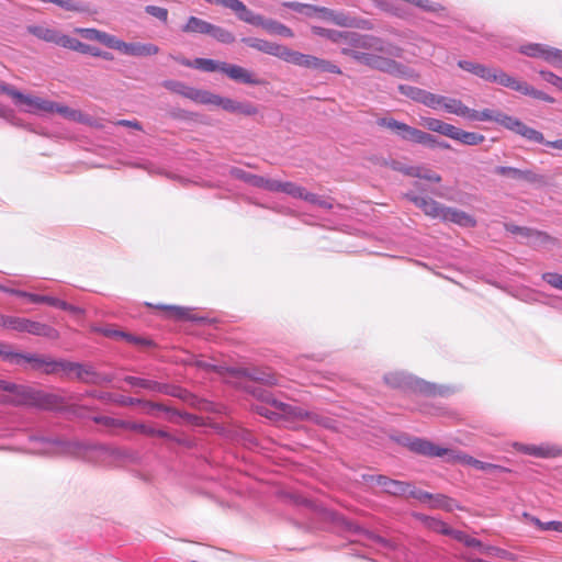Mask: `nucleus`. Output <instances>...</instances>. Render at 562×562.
I'll return each mask as SVG.
<instances>
[{
    "label": "nucleus",
    "instance_id": "338daca9",
    "mask_svg": "<svg viewBox=\"0 0 562 562\" xmlns=\"http://www.w3.org/2000/svg\"><path fill=\"white\" fill-rule=\"evenodd\" d=\"M532 522L541 530H553L562 533V521H547L542 522L540 519L533 517Z\"/></svg>",
    "mask_w": 562,
    "mask_h": 562
},
{
    "label": "nucleus",
    "instance_id": "49530a36",
    "mask_svg": "<svg viewBox=\"0 0 562 562\" xmlns=\"http://www.w3.org/2000/svg\"><path fill=\"white\" fill-rule=\"evenodd\" d=\"M450 537L459 542H462L469 548H476L480 552H482L484 544L479 539L473 538L461 530L452 529Z\"/></svg>",
    "mask_w": 562,
    "mask_h": 562
},
{
    "label": "nucleus",
    "instance_id": "c9c22d12",
    "mask_svg": "<svg viewBox=\"0 0 562 562\" xmlns=\"http://www.w3.org/2000/svg\"><path fill=\"white\" fill-rule=\"evenodd\" d=\"M0 358L10 364L22 366L26 363L27 353L14 351L10 345L0 342Z\"/></svg>",
    "mask_w": 562,
    "mask_h": 562
},
{
    "label": "nucleus",
    "instance_id": "ddd939ff",
    "mask_svg": "<svg viewBox=\"0 0 562 562\" xmlns=\"http://www.w3.org/2000/svg\"><path fill=\"white\" fill-rule=\"evenodd\" d=\"M405 196L419 207L427 216L442 220L445 206L431 198L418 195L414 192H407Z\"/></svg>",
    "mask_w": 562,
    "mask_h": 562
},
{
    "label": "nucleus",
    "instance_id": "4468645a",
    "mask_svg": "<svg viewBox=\"0 0 562 562\" xmlns=\"http://www.w3.org/2000/svg\"><path fill=\"white\" fill-rule=\"evenodd\" d=\"M164 85L168 90H170L177 94H180V95H182L187 99H190L200 104L205 103L206 95L209 92L207 90L196 89V88L187 86L183 82L173 81V80L166 81Z\"/></svg>",
    "mask_w": 562,
    "mask_h": 562
},
{
    "label": "nucleus",
    "instance_id": "09e8293b",
    "mask_svg": "<svg viewBox=\"0 0 562 562\" xmlns=\"http://www.w3.org/2000/svg\"><path fill=\"white\" fill-rule=\"evenodd\" d=\"M378 125L393 131L401 138H403V135L406 133L408 127L407 124L398 122L393 117H381L378 120Z\"/></svg>",
    "mask_w": 562,
    "mask_h": 562
},
{
    "label": "nucleus",
    "instance_id": "6e6d98bb",
    "mask_svg": "<svg viewBox=\"0 0 562 562\" xmlns=\"http://www.w3.org/2000/svg\"><path fill=\"white\" fill-rule=\"evenodd\" d=\"M104 335L108 337L124 338L127 341L136 344V345L149 346L151 344L150 340H148V339L135 337L133 335H130V334H126L124 331L116 330V329H106V330H104Z\"/></svg>",
    "mask_w": 562,
    "mask_h": 562
},
{
    "label": "nucleus",
    "instance_id": "de8ad7c7",
    "mask_svg": "<svg viewBox=\"0 0 562 562\" xmlns=\"http://www.w3.org/2000/svg\"><path fill=\"white\" fill-rule=\"evenodd\" d=\"M67 48L70 50L82 53V54H90V55L97 56V57L101 56V50L99 48L87 45V44L80 42L79 40H77L76 37H71V36L69 37Z\"/></svg>",
    "mask_w": 562,
    "mask_h": 562
},
{
    "label": "nucleus",
    "instance_id": "9d476101",
    "mask_svg": "<svg viewBox=\"0 0 562 562\" xmlns=\"http://www.w3.org/2000/svg\"><path fill=\"white\" fill-rule=\"evenodd\" d=\"M210 3L222 5L236 13L237 18L248 24L261 26L263 16L249 10L240 0H211Z\"/></svg>",
    "mask_w": 562,
    "mask_h": 562
},
{
    "label": "nucleus",
    "instance_id": "a211bd4d",
    "mask_svg": "<svg viewBox=\"0 0 562 562\" xmlns=\"http://www.w3.org/2000/svg\"><path fill=\"white\" fill-rule=\"evenodd\" d=\"M412 498L422 503H428L430 508H440L448 512L453 509V501L442 494L432 495L415 487Z\"/></svg>",
    "mask_w": 562,
    "mask_h": 562
},
{
    "label": "nucleus",
    "instance_id": "bf43d9fd",
    "mask_svg": "<svg viewBox=\"0 0 562 562\" xmlns=\"http://www.w3.org/2000/svg\"><path fill=\"white\" fill-rule=\"evenodd\" d=\"M405 173L413 176V177L420 178V179H425V180H428L431 182H440L441 181V177L439 175L431 172V171H423L420 168H416V167L407 168L405 170Z\"/></svg>",
    "mask_w": 562,
    "mask_h": 562
},
{
    "label": "nucleus",
    "instance_id": "8fccbe9b",
    "mask_svg": "<svg viewBox=\"0 0 562 562\" xmlns=\"http://www.w3.org/2000/svg\"><path fill=\"white\" fill-rule=\"evenodd\" d=\"M481 553L490 555V557H495L497 559L505 560V561H516L517 560V555L514 554L513 552H509L505 549L494 547V546H485L484 544Z\"/></svg>",
    "mask_w": 562,
    "mask_h": 562
},
{
    "label": "nucleus",
    "instance_id": "69168bd1",
    "mask_svg": "<svg viewBox=\"0 0 562 562\" xmlns=\"http://www.w3.org/2000/svg\"><path fill=\"white\" fill-rule=\"evenodd\" d=\"M145 12L164 23L168 20V10L166 8L150 4L145 7Z\"/></svg>",
    "mask_w": 562,
    "mask_h": 562
},
{
    "label": "nucleus",
    "instance_id": "c756f323",
    "mask_svg": "<svg viewBox=\"0 0 562 562\" xmlns=\"http://www.w3.org/2000/svg\"><path fill=\"white\" fill-rule=\"evenodd\" d=\"M26 363L32 364L33 369L41 370L45 374H57V359L27 353Z\"/></svg>",
    "mask_w": 562,
    "mask_h": 562
},
{
    "label": "nucleus",
    "instance_id": "13d9d810",
    "mask_svg": "<svg viewBox=\"0 0 562 562\" xmlns=\"http://www.w3.org/2000/svg\"><path fill=\"white\" fill-rule=\"evenodd\" d=\"M403 139L423 145L427 139H429V133L408 125L406 133L403 135Z\"/></svg>",
    "mask_w": 562,
    "mask_h": 562
},
{
    "label": "nucleus",
    "instance_id": "3c124183",
    "mask_svg": "<svg viewBox=\"0 0 562 562\" xmlns=\"http://www.w3.org/2000/svg\"><path fill=\"white\" fill-rule=\"evenodd\" d=\"M231 175L234 178L243 180L244 182H246L252 187H256V188H259L260 182H261V176L247 172L240 168H236V167L232 168Z\"/></svg>",
    "mask_w": 562,
    "mask_h": 562
},
{
    "label": "nucleus",
    "instance_id": "052dcab7",
    "mask_svg": "<svg viewBox=\"0 0 562 562\" xmlns=\"http://www.w3.org/2000/svg\"><path fill=\"white\" fill-rule=\"evenodd\" d=\"M442 101H445V95L426 91L424 99L422 100V104L432 110H438L441 109Z\"/></svg>",
    "mask_w": 562,
    "mask_h": 562
},
{
    "label": "nucleus",
    "instance_id": "4d7b16f0",
    "mask_svg": "<svg viewBox=\"0 0 562 562\" xmlns=\"http://www.w3.org/2000/svg\"><path fill=\"white\" fill-rule=\"evenodd\" d=\"M280 192H283L292 198L303 200L304 194L306 193V189L304 187H301V186L294 183V182H290V181L283 182L282 181Z\"/></svg>",
    "mask_w": 562,
    "mask_h": 562
},
{
    "label": "nucleus",
    "instance_id": "b1692460",
    "mask_svg": "<svg viewBox=\"0 0 562 562\" xmlns=\"http://www.w3.org/2000/svg\"><path fill=\"white\" fill-rule=\"evenodd\" d=\"M507 130L525 137L526 139L542 144L544 143L543 134L535 128L527 126L519 119L512 116Z\"/></svg>",
    "mask_w": 562,
    "mask_h": 562
},
{
    "label": "nucleus",
    "instance_id": "864d4df0",
    "mask_svg": "<svg viewBox=\"0 0 562 562\" xmlns=\"http://www.w3.org/2000/svg\"><path fill=\"white\" fill-rule=\"evenodd\" d=\"M422 520L425 522V525L438 532V533H441V535H445V536H450L452 533V528H450L446 522H443L442 520H439L437 518H434V517H426V516H423L422 517Z\"/></svg>",
    "mask_w": 562,
    "mask_h": 562
},
{
    "label": "nucleus",
    "instance_id": "72a5a7b5",
    "mask_svg": "<svg viewBox=\"0 0 562 562\" xmlns=\"http://www.w3.org/2000/svg\"><path fill=\"white\" fill-rule=\"evenodd\" d=\"M212 23L196 16H190L187 23L181 27L183 33L210 35Z\"/></svg>",
    "mask_w": 562,
    "mask_h": 562
},
{
    "label": "nucleus",
    "instance_id": "0eeeda50",
    "mask_svg": "<svg viewBox=\"0 0 562 562\" xmlns=\"http://www.w3.org/2000/svg\"><path fill=\"white\" fill-rule=\"evenodd\" d=\"M458 66L487 82L498 83L505 87L508 79V74L499 68L488 67L483 64L474 63L471 60H459Z\"/></svg>",
    "mask_w": 562,
    "mask_h": 562
},
{
    "label": "nucleus",
    "instance_id": "5701e85b",
    "mask_svg": "<svg viewBox=\"0 0 562 562\" xmlns=\"http://www.w3.org/2000/svg\"><path fill=\"white\" fill-rule=\"evenodd\" d=\"M510 115H507L501 111H494L490 109H485L483 111H476L473 109L469 110L467 120L469 121H494L507 128L508 123L510 121Z\"/></svg>",
    "mask_w": 562,
    "mask_h": 562
},
{
    "label": "nucleus",
    "instance_id": "9b49d317",
    "mask_svg": "<svg viewBox=\"0 0 562 562\" xmlns=\"http://www.w3.org/2000/svg\"><path fill=\"white\" fill-rule=\"evenodd\" d=\"M26 31L37 37L38 40H42L47 43L56 44L60 47L67 48L69 37L66 34H63L56 29L37 24V25H29L26 27Z\"/></svg>",
    "mask_w": 562,
    "mask_h": 562
},
{
    "label": "nucleus",
    "instance_id": "393cba45",
    "mask_svg": "<svg viewBox=\"0 0 562 562\" xmlns=\"http://www.w3.org/2000/svg\"><path fill=\"white\" fill-rule=\"evenodd\" d=\"M27 300L34 304L44 303V304H48L50 306H54V307H57V308H60L63 311H67V312L74 313V314L81 313L80 307L71 305L63 300H59L57 297L49 296V295H41V294H35V293L30 292V294L27 295Z\"/></svg>",
    "mask_w": 562,
    "mask_h": 562
},
{
    "label": "nucleus",
    "instance_id": "dca6fc26",
    "mask_svg": "<svg viewBox=\"0 0 562 562\" xmlns=\"http://www.w3.org/2000/svg\"><path fill=\"white\" fill-rule=\"evenodd\" d=\"M495 173L529 183H544V177L530 169L521 170L515 167L498 166L495 168Z\"/></svg>",
    "mask_w": 562,
    "mask_h": 562
},
{
    "label": "nucleus",
    "instance_id": "7ed1b4c3",
    "mask_svg": "<svg viewBox=\"0 0 562 562\" xmlns=\"http://www.w3.org/2000/svg\"><path fill=\"white\" fill-rule=\"evenodd\" d=\"M403 445L406 446L414 453L429 458H446L447 461L468 464L487 473L508 471L506 468L502 465L483 462L469 454L458 452L453 449L442 448L424 438L406 437L403 441Z\"/></svg>",
    "mask_w": 562,
    "mask_h": 562
},
{
    "label": "nucleus",
    "instance_id": "cd10ccee",
    "mask_svg": "<svg viewBox=\"0 0 562 562\" xmlns=\"http://www.w3.org/2000/svg\"><path fill=\"white\" fill-rule=\"evenodd\" d=\"M442 221L451 222L462 227H474L476 225V221L470 214L449 206H445Z\"/></svg>",
    "mask_w": 562,
    "mask_h": 562
},
{
    "label": "nucleus",
    "instance_id": "473e14b6",
    "mask_svg": "<svg viewBox=\"0 0 562 562\" xmlns=\"http://www.w3.org/2000/svg\"><path fill=\"white\" fill-rule=\"evenodd\" d=\"M182 64L186 66L194 67V68L205 71V72H214V71L224 72V65L226 63L214 60L211 58H195L193 60V63L183 61Z\"/></svg>",
    "mask_w": 562,
    "mask_h": 562
},
{
    "label": "nucleus",
    "instance_id": "a19ab883",
    "mask_svg": "<svg viewBox=\"0 0 562 562\" xmlns=\"http://www.w3.org/2000/svg\"><path fill=\"white\" fill-rule=\"evenodd\" d=\"M166 312V316L176 321L194 319L191 315V310L178 305H157Z\"/></svg>",
    "mask_w": 562,
    "mask_h": 562
},
{
    "label": "nucleus",
    "instance_id": "6ab92c4d",
    "mask_svg": "<svg viewBox=\"0 0 562 562\" xmlns=\"http://www.w3.org/2000/svg\"><path fill=\"white\" fill-rule=\"evenodd\" d=\"M379 481L380 483L378 486H381L384 493H387L393 496H413L415 486L412 485L411 483L393 480L385 475H382L381 479H379Z\"/></svg>",
    "mask_w": 562,
    "mask_h": 562
},
{
    "label": "nucleus",
    "instance_id": "79ce46f5",
    "mask_svg": "<svg viewBox=\"0 0 562 562\" xmlns=\"http://www.w3.org/2000/svg\"><path fill=\"white\" fill-rule=\"evenodd\" d=\"M261 27H263L266 31L272 34H278L284 37L293 36V32L291 29L274 20H267L263 18V24H261Z\"/></svg>",
    "mask_w": 562,
    "mask_h": 562
},
{
    "label": "nucleus",
    "instance_id": "f704fd0d",
    "mask_svg": "<svg viewBox=\"0 0 562 562\" xmlns=\"http://www.w3.org/2000/svg\"><path fill=\"white\" fill-rule=\"evenodd\" d=\"M450 138L458 140L464 145L474 146L483 143L485 136L474 132H465L454 126Z\"/></svg>",
    "mask_w": 562,
    "mask_h": 562
},
{
    "label": "nucleus",
    "instance_id": "7c9ffc66",
    "mask_svg": "<svg viewBox=\"0 0 562 562\" xmlns=\"http://www.w3.org/2000/svg\"><path fill=\"white\" fill-rule=\"evenodd\" d=\"M239 103H240V101H237V100H234L231 98H226V97H221L220 94L209 91L204 104L218 106L229 113H237Z\"/></svg>",
    "mask_w": 562,
    "mask_h": 562
},
{
    "label": "nucleus",
    "instance_id": "e2e57ef3",
    "mask_svg": "<svg viewBox=\"0 0 562 562\" xmlns=\"http://www.w3.org/2000/svg\"><path fill=\"white\" fill-rule=\"evenodd\" d=\"M160 386H161V390H158L157 393H161V394H166V395H170V396L179 397V398L182 397V394H186L187 396H190V398H192V401L195 400V396L193 394L189 393L188 391H186L181 387L165 384V383H160Z\"/></svg>",
    "mask_w": 562,
    "mask_h": 562
},
{
    "label": "nucleus",
    "instance_id": "f257e3e1",
    "mask_svg": "<svg viewBox=\"0 0 562 562\" xmlns=\"http://www.w3.org/2000/svg\"><path fill=\"white\" fill-rule=\"evenodd\" d=\"M342 44V55L370 69L406 80L418 81L420 78L415 69L396 60L403 58L404 49L381 37L347 31Z\"/></svg>",
    "mask_w": 562,
    "mask_h": 562
},
{
    "label": "nucleus",
    "instance_id": "f8f14e48",
    "mask_svg": "<svg viewBox=\"0 0 562 562\" xmlns=\"http://www.w3.org/2000/svg\"><path fill=\"white\" fill-rule=\"evenodd\" d=\"M72 379L87 384H101L112 381V376L98 373L92 364L76 362L72 369Z\"/></svg>",
    "mask_w": 562,
    "mask_h": 562
},
{
    "label": "nucleus",
    "instance_id": "c03bdc74",
    "mask_svg": "<svg viewBox=\"0 0 562 562\" xmlns=\"http://www.w3.org/2000/svg\"><path fill=\"white\" fill-rule=\"evenodd\" d=\"M397 90L400 91V93L402 95L411 99L414 102L420 103V104H422V100L424 99V95L427 91L425 89L409 86V85H398Z\"/></svg>",
    "mask_w": 562,
    "mask_h": 562
},
{
    "label": "nucleus",
    "instance_id": "680f3d73",
    "mask_svg": "<svg viewBox=\"0 0 562 562\" xmlns=\"http://www.w3.org/2000/svg\"><path fill=\"white\" fill-rule=\"evenodd\" d=\"M160 386H161V390H158L157 393H161V394H166V395H170V396L179 397V398L182 397V394H186L187 396H190V398H192V401L195 400V396L193 394L189 393L188 391H186L181 387L165 384V383H160Z\"/></svg>",
    "mask_w": 562,
    "mask_h": 562
},
{
    "label": "nucleus",
    "instance_id": "aec40b11",
    "mask_svg": "<svg viewBox=\"0 0 562 562\" xmlns=\"http://www.w3.org/2000/svg\"><path fill=\"white\" fill-rule=\"evenodd\" d=\"M506 80H507V82L505 85L506 88L513 89V90L520 92L525 95H529V97H532L535 99H538V100H541V101H544L548 103H553L555 101L554 98L550 97L549 94H547L546 92H543L541 90L535 89L532 86L528 85L525 81H519L512 76H508V79H506Z\"/></svg>",
    "mask_w": 562,
    "mask_h": 562
},
{
    "label": "nucleus",
    "instance_id": "412c9836",
    "mask_svg": "<svg viewBox=\"0 0 562 562\" xmlns=\"http://www.w3.org/2000/svg\"><path fill=\"white\" fill-rule=\"evenodd\" d=\"M223 74H225L228 78L237 82L252 86H259L262 83V81L259 78H257L251 71L238 65L226 63L224 65Z\"/></svg>",
    "mask_w": 562,
    "mask_h": 562
},
{
    "label": "nucleus",
    "instance_id": "c85d7f7f",
    "mask_svg": "<svg viewBox=\"0 0 562 562\" xmlns=\"http://www.w3.org/2000/svg\"><path fill=\"white\" fill-rule=\"evenodd\" d=\"M283 60L286 63L294 64L296 66L316 69L318 66L319 58L312 55L302 54L296 50H292L291 48L288 47Z\"/></svg>",
    "mask_w": 562,
    "mask_h": 562
},
{
    "label": "nucleus",
    "instance_id": "a18cd8bd",
    "mask_svg": "<svg viewBox=\"0 0 562 562\" xmlns=\"http://www.w3.org/2000/svg\"><path fill=\"white\" fill-rule=\"evenodd\" d=\"M305 202L316 205L324 210H331L334 207V200L327 196L318 195L306 190L304 194Z\"/></svg>",
    "mask_w": 562,
    "mask_h": 562
},
{
    "label": "nucleus",
    "instance_id": "20e7f679",
    "mask_svg": "<svg viewBox=\"0 0 562 562\" xmlns=\"http://www.w3.org/2000/svg\"><path fill=\"white\" fill-rule=\"evenodd\" d=\"M31 440L34 443L32 451L45 456L65 454L79 458L91 448V446L75 440L45 437H33Z\"/></svg>",
    "mask_w": 562,
    "mask_h": 562
},
{
    "label": "nucleus",
    "instance_id": "423d86ee",
    "mask_svg": "<svg viewBox=\"0 0 562 562\" xmlns=\"http://www.w3.org/2000/svg\"><path fill=\"white\" fill-rule=\"evenodd\" d=\"M3 328L12 329L19 333H27L34 336L46 337L48 339H58L59 333L54 327L29 318L4 316Z\"/></svg>",
    "mask_w": 562,
    "mask_h": 562
},
{
    "label": "nucleus",
    "instance_id": "5fc2aeb1",
    "mask_svg": "<svg viewBox=\"0 0 562 562\" xmlns=\"http://www.w3.org/2000/svg\"><path fill=\"white\" fill-rule=\"evenodd\" d=\"M552 241V238L546 233L532 229V233L526 244L535 248H544Z\"/></svg>",
    "mask_w": 562,
    "mask_h": 562
},
{
    "label": "nucleus",
    "instance_id": "1a4fd4ad",
    "mask_svg": "<svg viewBox=\"0 0 562 562\" xmlns=\"http://www.w3.org/2000/svg\"><path fill=\"white\" fill-rule=\"evenodd\" d=\"M9 97H11L15 101L16 104L25 105V109H23V111H25L27 113L36 114V113H41V112H44V113L53 112L52 101L42 99L38 97H33L30 94H24V93L18 91L14 87H12V90H11V93Z\"/></svg>",
    "mask_w": 562,
    "mask_h": 562
},
{
    "label": "nucleus",
    "instance_id": "39448f33",
    "mask_svg": "<svg viewBox=\"0 0 562 562\" xmlns=\"http://www.w3.org/2000/svg\"><path fill=\"white\" fill-rule=\"evenodd\" d=\"M384 381L392 387L412 390L425 395H443L446 391L441 386L431 384L404 372H392L384 375Z\"/></svg>",
    "mask_w": 562,
    "mask_h": 562
},
{
    "label": "nucleus",
    "instance_id": "37998d69",
    "mask_svg": "<svg viewBox=\"0 0 562 562\" xmlns=\"http://www.w3.org/2000/svg\"><path fill=\"white\" fill-rule=\"evenodd\" d=\"M210 36L222 44H233L236 41L235 35L222 26L212 24Z\"/></svg>",
    "mask_w": 562,
    "mask_h": 562
},
{
    "label": "nucleus",
    "instance_id": "f03ea898",
    "mask_svg": "<svg viewBox=\"0 0 562 562\" xmlns=\"http://www.w3.org/2000/svg\"><path fill=\"white\" fill-rule=\"evenodd\" d=\"M252 394L271 406V408L258 407L257 409L260 415L269 419L282 417L289 420H306L325 428L335 427L336 422L331 417L325 416L316 411H306L302 407L280 402L261 387H255Z\"/></svg>",
    "mask_w": 562,
    "mask_h": 562
},
{
    "label": "nucleus",
    "instance_id": "774afa93",
    "mask_svg": "<svg viewBox=\"0 0 562 562\" xmlns=\"http://www.w3.org/2000/svg\"><path fill=\"white\" fill-rule=\"evenodd\" d=\"M542 279L552 288L562 291V274L555 272H546L542 274Z\"/></svg>",
    "mask_w": 562,
    "mask_h": 562
},
{
    "label": "nucleus",
    "instance_id": "0e129e2a",
    "mask_svg": "<svg viewBox=\"0 0 562 562\" xmlns=\"http://www.w3.org/2000/svg\"><path fill=\"white\" fill-rule=\"evenodd\" d=\"M125 429L137 431L150 437L154 434V427L144 423L125 422Z\"/></svg>",
    "mask_w": 562,
    "mask_h": 562
},
{
    "label": "nucleus",
    "instance_id": "ea45409f",
    "mask_svg": "<svg viewBox=\"0 0 562 562\" xmlns=\"http://www.w3.org/2000/svg\"><path fill=\"white\" fill-rule=\"evenodd\" d=\"M123 380L132 387L143 389L154 393H157L158 390H161L160 383L154 380L133 375H126Z\"/></svg>",
    "mask_w": 562,
    "mask_h": 562
},
{
    "label": "nucleus",
    "instance_id": "2eb2a0df",
    "mask_svg": "<svg viewBox=\"0 0 562 562\" xmlns=\"http://www.w3.org/2000/svg\"><path fill=\"white\" fill-rule=\"evenodd\" d=\"M0 391H5L10 393H15L22 395L26 402L37 405H45L48 400V395L33 391L31 389H23L14 383L0 380Z\"/></svg>",
    "mask_w": 562,
    "mask_h": 562
},
{
    "label": "nucleus",
    "instance_id": "bb28decb",
    "mask_svg": "<svg viewBox=\"0 0 562 562\" xmlns=\"http://www.w3.org/2000/svg\"><path fill=\"white\" fill-rule=\"evenodd\" d=\"M241 374L255 382L269 386L279 385V378L270 369H243Z\"/></svg>",
    "mask_w": 562,
    "mask_h": 562
},
{
    "label": "nucleus",
    "instance_id": "6e6552de",
    "mask_svg": "<svg viewBox=\"0 0 562 562\" xmlns=\"http://www.w3.org/2000/svg\"><path fill=\"white\" fill-rule=\"evenodd\" d=\"M316 12L319 13V15L326 20L329 21L338 26L342 27H361L371 30L372 26L368 24L367 21L359 20L355 16H351L350 14L344 12V11H335L328 8H314Z\"/></svg>",
    "mask_w": 562,
    "mask_h": 562
},
{
    "label": "nucleus",
    "instance_id": "4be33fe9",
    "mask_svg": "<svg viewBox=\"0 0 562 562\" xmlns=\"http://www.w3.org/2000/svg\"><path fill=\"white\" fill-rule=\"evenodd\" d=\"M117 402L124 406L143 405L147 408L148 414H154L153 411L166 412L169 414V417H168L169 420H173L175 416L182 417V415L178 411L171 409V408H169L162 404H159V403H154V402L144 401L140 398H135V397H130V396H121V398Z\"/></svg>",
    "mask_w": 562,
    "mask_h": 562
},
{
    "label": "nucleus",
    "instance_id": "603ef678",
    "mask_svg": "<svg viewBox=\"0 0 562 562\" xmlns=\"http://www.w3.org/2000/svg\"><path fill=\"white\" fill-rule=\"evenodd\" d=\"M550 47L541 44H528L520 47V53L529 57H539L546 60L547 54H549Z\"/></svg>",
    "mask_w": 562,
    "mask_h": 562
},
{
    "label": "nucleus",
    "instance_id": "f3484780",
    "mask_svg": "<svg viewBox=\"0 0 562 562\" xmlns=\"http://www.w3.org/2000/svg\"><path fill=\"white\" fill-rule=\"evenodd\" d=\"M241 42L251 48H255L259 52H262L271 56H276L282 60L288 48L284 45L272 43L257 37H244L241 38Z\"/></svg>",
    "mask_w": 562,
    "mask_h": 562
},
{
    "label": "nucleus",
    "instance_id": "4c0bfd02",
    "mask_svg": "<svg viewBox=\"0 0 562 562\" xmlns=\"http://www.w3.org/2000/svg\"><path fill=\"white\" fill-rule=\"evenodd\" d=\"M422 120H423V125L427 130H429L431 132L439 133L449 138L451 137L454 125H451L449 123H446V122H443L439 119H435V117H423Z\"/></svg>",
    "mask_w": 562,
    "mask_h": 562
},
{
    "label": "nucleus",
    "instance_id": "e433bc0d",
    "mask_svg": "<svg viewBox=\"0 0 562 562\" xmlns=\"http://www.w3.org/2000/svg\"><path fill=\"white\" fill-rule=\"evenodd\" d=\"M52 108L53 112H56L60 114L63 117L74 121V122H80V123H87L88 117L82 112L71 109L67 105L59 104L52 101Z\"/></svg>",
    "mask_w": 562,
    "mask_h": 562
},
{
    "label": "nucleus",
    "instance_id": "58836bf2",
    "mask_svg": "<svg viewBox=\"0 0 562 562\" xmlns=\"http://www.w3.org/2000/svg\"><path fill=\"white\" fill-rule=\"evenodd\" d=\"M446 112L467 119L470 108L464 105L461 100L445 97L442 106Z\"/></svg>",
    "mask_w": 562,
    "mask_h": 562
},
{
    "label": "nucleus",
    "instance_id": "2f4dec72",
    "mask_svg": "<svg viewBox=\"0 0 562 562\" xmlns=\"http://www.w3.org/2000/svg\"><path fill=\"white\" fill-rule=\"evenodd\" d=\"M159 52L158 46L150 43H125L123 46V54L128 56H151Z\"/></svg>",
    "mask_w": 562,
    "mask_h": 562
},
{
    "label": "nucleus",
    "instance_id": "a878e982",
    "mask_svg": "<svg viewBox=\"0 0 562 562\" xmlns=\"http://www.w3.org/2000/svg\"><path fill=\"white\" fill-rule=\"evenodd\" d=\"M514 448L519 452L537 458H552L558 454V449L549 445L536 446L515 442Z\"/></svg>",
    "mask_w": 562,
    "mask_h": 562
}]
</instances>
